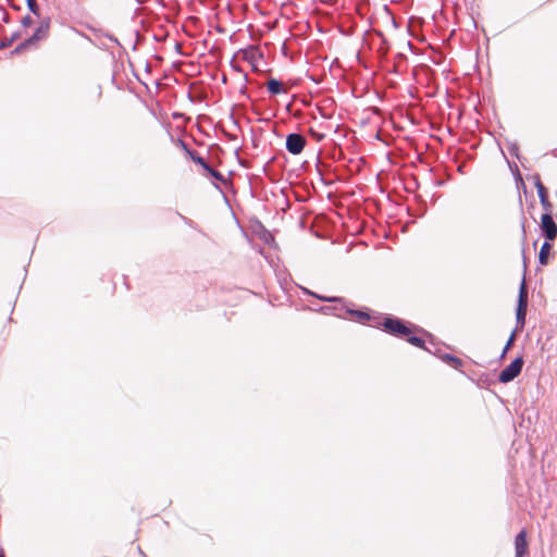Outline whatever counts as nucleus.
<instances>
[{"mask_svg":"<svg viewBox=\"0 0 557 557\" xmlns=\"http://www.w3.org/2000/svg\"><path fill=\"white\" fill-rule=\"evenodd\" d=\"M515 337H516V335H515V333H512L505 345L502 357H504L506 355V352L509 350V348L512 346Z\"/></svg>","mask_w":557,"mask_h":557,"instance_id":"obj_16","label":"nucleus"},{"mask_svg":"<svg viewBox=\"0 0 557 557\" xmlns=\"http://www.w3.org/2000/svg\"><path fill=\"white\" fill-rule=\"evenodd\" d=\"M208 174L212 175L213 177H215L216 180H222V174L215 170H213L211 166H210V170H207L206 171Z\"/></svg>","mask_w":557,"mask_h":557,"instance_id":"obj_18","label":"nucleus"},{"mask_svg":"<svg viewBox=\"0 0 557 557\" xmlns=\"http://www.w3.org/2000/svg\"><path fill=\"white\" fill-rule=\"evenodd\" d=\"M516 557H524L529 554L528 532L522 529L515 539Z\"/></svg>","mask_w":557,"mask_h":557,"instance_id":"obj_7","label":"nucleus"},{"mask_svg":"<svg viewBox=\"0 0 557 557\" xmlns=\"http://www.w3.org/2000/svg\"><path fill=\"white\" fill-rule=\"evenodd\" d=\"M306 146V138L300 134H289L286 138V149L292 154H299Z\"/></svg>","mask_w":557,"mask_h":557,"instance_id":"obj_6","label":"nucleus"},{"mask_svg":"<svg viewBox=\"0 0 557 557\" xmlns=\"http://www.w3.org/2000/svg\"><path fill=\"white\" fill-rule=\"evenodd\" d=\"M7 45L4 42H0V49L5 48Z\"/></svg>","mask_w":557,"mask_h":557,"instance_id":"obj_21","label":"nucleus"},{"mask_svg":"<svg viewBox=\"0 0 557 557\" xmlns=\"http://www.w3.org/2000/svg\"><path fill=\"white\" fill-rule=\"evenodd\" d=\"M187 152L189 153L191 160L195 163L201 165L205 171L210 170V165L206 162V160L202 157L198 156L195 151L187 150Z\"/></svg>","mask_w":557,"mask_h":557,"instance_id":"obj_12","label":"nucleus"},{"mask_svg":"<svg viewBox=\"0 0 557 557\" xmlns=\"http://www.w3.org/2000/svg\"><path fill=\"white\" fill-rule=\"evenodd\" d=\"M528 309V289L525 286V282L521 283L519 289V298H518V307H517V323L520 325V329L524 326L525 315Z\"/></svg>","mask_w":557,"mask_h":557,"instance_id":"obj_4","label":"nucleus"},{"mask_svg":"<svg viewBox=\"0 0 557 557\" xmlns=\"http://www.w3.org/2000/svg\"><path fill=\"white\" fill-rule=\"evenodd\" d=\"M0 557H3L2 555H0Z\"/></svg>","mask_w":557,"mask_h":557,"instance_id":"obj_22","label":"nucleus"},{"mask_svg":"<svg viewBox=\"0 0 557 557\" xmlns=\"http://www.w3.org/2000/svg\"><path fill=\"white\" fill-rule=\"evenodd\" d=\"M352 314L356 315L359 321H366L370 319L369 313L363 311H354Z\"/></svg>","mask_w":557,"mask_h":557,"instance_id":"obj_17","label":"nucleus"},{"mask_svg":"<svg viewBox=\"0 0 557 557\" xmlns=\"http://www.w3.org/2000/svg\"><path fill=\"white\" fill-rule=\"evenodd\" d=\"M523 363H524V361H523L522 357L516 358L510 364H508L499 373V376H498L499 382L508 383V382L512 381L513 379H516L520 374Z\"/></svg>","mask_w":557,"mask_h":557,"instance_id":"obj_3","label":"nucleus"},{"mask_svg":"<svg viewBox=\"0 0 557 557\" xmlns=\"http://www.w3.org/2000/svg\"><path fill=\"white\" fill-rule=\"evenodd\" d=\"M33 24V18L30 16H25L23 17L22 20V25L25 26V27H28Z\"/></svg>","mask_w":557,"mask_h":557,"instance_id":"obj_19","label":"nucleus"},{"mask_svg":"<svg viewBox=\"0 0 557 557\" xmlns=\"http://www.w3.org/2000/svg\"><path fill=\"white\" fill-rule=\"evenodd\" d=\"M50 29V23L48 20H45L40 23V25L37 27L36 32L32 37L26 39L25 41L21 42L16 48L15 52H22L23 50L27 49L32 45H35L37 41L42 40L47 38Z\"/></svg>","mask_w":557,"mask_h":557,"instance_id":"obj_2","label":"nucleus"},{"mask_svg":"<svg viewBox=\"0 0 557 557\" xmlns=\"http://www.w3.org/2000/svg\"><path fill=\"white\" fill-rule=\"evenodd\" d=\"M442 360L456 370H460L463 367V361L460 358L449 354L443 355Z\"/></svg>","mask_w":557,"mask_h":557,"instance_id":"obj_9","label":"nucleus"},{"mask_svg":"<svg viewBox=\"0 0 557 557\" xmlns=\"http://www.w3.org/2000/svg\"><path fill=\"white\" fill-rule=\"evenodd\" d=\"M404 338H406V341L409 344H411L418 348H424V346H425V342L421 337L414 336L413 332L411 333V335H406Z\"/></svg>","mask_w":557,"mask_h":557,"instance_id":"obj_13","label":"nucleus"},{"mask_svg":"<svg viewBox=\"0 0 557 557\" xmlns=\"http://www.w3.org/2000/svg\"><path fill=\"white\" fill-rule=\"evenodd\" d=\"M552 249V245L548 242H545L539 253V261L542 265H546L548 263V256Z\"/></svg>","mask_w":557,"mask_h":557,"instance_id":"obj_10","label":"nucleus"},{"mask_svg":"<svg viewBox=\"0 0 557 557\" xmlns=\"http://www.w3.org/2000/svg\"><path fill=\"white\" fill-rule=\"evenodd\" d=\"M27 5L34 14L39 15V8L36 0H27Z\"/></svg>","mask_w":557,"mask_h":557,"instance_id":"obj_15","label":"nucleus"},{"mask_svg":"<svg viewBox=\"0 0 557 557\" xmlns=\"http://www.w3.org/2000/svg\"><path fill=\"white\" fill-rule=\"evenodd\" d=\"M535 187L543 209L546 212H550L553 209V205L548 199V193L546 187L543 185L542 181L539 177L535 181Z\"/></svg>","mask_w":557,"mask_h":557,"instance_id":"obj_8","label":"nucleus"},{"mask_svg":"<svg viewBox=\"0 0 557 557\" xmlns=\"http://www.w3.org/2000/svg\"><path fill=\"white\" fill-rule=\"evenodd\" d=\"M309 134L317 141H322L326 137L325 133H323L321 131H318V129H315L313 127H310Z\"/></svg>","mask_w":557,"mask_h":557,"instance_id":"obj_14","label":"nucleus"},{"mask_svg":"<svg viewBox=\"0 0 557 557\" xmlns=\"http://www.w3.org/2000/svg\"><path fill=\"white\" fill-rule=\"evenodd\" d=\"M267 87H268L269 92L272 94V95H277V94L283 91L282 83L280 81H277V79H274V78H271L267 83Z\"/></svg>","mask_w":557,"mask_h":557,"instance_id":"obj_11","label":"nucleus"},{"mask_svg":"<svg viewBox=\"0 0 557 557\" xmlns=\"http://www.w3.org/2000/svg\"><path fill=\"white\" fill-rule=\"evenodd\" d=\"M382 327L388 334L397 337H405L406 335H411L412 333V329L409 325H407L400 319L395 318H384Z\"/></svg>","mask_w":557,"mask_h":557,"instance_id":"obj_1","label":"nucleus"},{"mask_svg":"<svg viewBox=\"0 0 557 557\" xmlns=\"http://www.w3.org/2000/svg\"><path fill=\"white\" fill-rule=\"evenodd\" d=\"M541 230L547 240H554L557 237V224L555 223L550 212H546L542 215Z\"/></svg>","mask_w":557,"mask_h":557,"instance_id":"obj_5","label":"nucleus"},{"mask_svg":"<svg viewBox=\"0 0 557 557\" xmlns=\"http://www.w3.org/2000/svg\"><path fill=\"white\" fill-rule=\"evenodd\" d=\"M323 300H327V301H334L335 298H322Z\"/></svg>","mask_w":557,"mask_h":557,"instance_id":"obj_20","label":"nucleus"}]
</instances>
